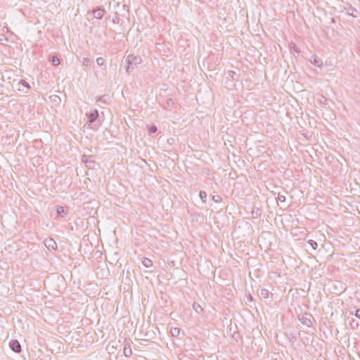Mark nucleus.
Returning a JSON list of instances; mask_svg holds the SVG:
<instances>
[{
	"instance_id": "1",
	"label": "nucleus",
	"mask_w": 360,
	"mask_h": 360,
	"mask_svg": "<svg viewBox=\"0 0 360 360\" xmlns=\"http://www.w3.org/2000/svg\"><path fill=\"white\" fill-rule=\"evenodd\" d=\"M127 66L126 67V71L128 73H130V69L132 65H137L142 62V59L140 56H136L134 55H129L127 58Z\"/></svg>"
},
{
	"instance_id": "2",
	"label": "nucleus",
	"mask_w": 360,
	"mask_h": 360,
	"mask_svg": "<svg viewBox=\"0 0 360 360\" xmlns=\"http://www.w3.org/2000/svg\"><path fill=\"white\" fill-rule=\"evenodd\" d=\"M86 116L88 118V122H89V126H91V128H94V127L96 126V124H94V123L96 120V119L98 116V110H93L91 112H87L86 114Z\"/></svg>"
},
{
	"instance_id": "3",
	"label": "nucleus",
	"mask_w": 360,
	"mask_h": 360,
	"mask_svg": "<svg viewBox=\"0 0 360 360\" xmlns=\"http://www.w3.org/2000/svg\"><path fill=\"white\" fill-rule=\"evenodd\" d=\"M9 347L13 352L16 353H19L21 352V345L20 342L16 340H11L9 342Z\"/></svg>"
},
{
	"instance_id": "4",
	"label": "nucleus",
	"mask_w": 360,
	"mask_h": 360,
	"mask_svg": "<svg viewBox=\"0 0 360 360\" xmlns=\"http://www.w3.org/2000/svg\"><path fill=\"white\" fill-rule=\"evenodd\" d=\"M44 245L49 250H55L57 248L56 241L51 238L44 240Z\"/></svg>"
},
{
	"instance_id": "5",
	"label": "nucleus",
	"mask_w": 360,
	"mask_h": 360,
	"mask_svg": "<svg viewBox=\"0 0 360 360\" xmlns=\"http://www.w3.org/2000/svg\"><path fill=\"white\" fill-rule=\"evenodd\" d=\"M94 17L98 20L102 19L105 11L103 8H98L96 9L93 10Z\"/></svg>"
},
{
	"instance_id": "6",
	"label": "nucleus",
	"mask_w": 360,
	"mask_h": 360,
	"mask_svg": "<svg viewBox=\"0 0 360 360\" xmlns=\"http://www.w3.org/2000/svg\"><path fill=\"white\" fill-rule=\"evenodd\" d=\"M345 11H346L347 14L352 15L354 18H356L357 16V15L359 14V11L356 8L352 7V6H349L345 8Z\"/></svg>"
},
{
	"instance_id": "7",
	"label": "nucleus",
	"mask_w": 360,
	"mask_h": 360,
	"mask_svg": "<svg viewBox=\"0 0 360 360\" xmlns=\"http://www.w3.org/2000/svg\"><path fill=\"white\" fill-rule=\"evenodd\" d=\"M311 62L313 65H314L316 67H321L323 64L321 60L316 56H312Z\"/></svg>"
},
{
	"instance_id": "8",
	"label": "nucleus",
	"mask_w": 360,
	"mask_h": 360,
	"mask_svg": "<svg viewBox=\"0 0 360 360\" xmlns=\"http://www.w3.org/2000/svg\"><path fill=\"white\" fill-rule=\"evenodd\" d=\"M259 296L262 299H268L269 296V292L266 289H262L259 292Z\"/></svg>"
},
{
	"instance_id": "9",
	"label": "nucleus",
	"mask_w": 360,
	"mask_h": 360,
	"mask_svg": "<svg viewBox=\"0 0 360 360\" xmlns=\"http://www.w3.org/2000/svg\"><path fill=\"white\" fill-rule=\"evenodd\" d=\"M193 309L197 314H200L203 311L201 305L197 302L193 304Z\"/></svg>"
},
{
	"instance_id": "10",
	"label": "nucleus",
	"mask_w": 360,
	"mask_h": 360,
	"mask_svg": "<svg viewBox=\"0 0 360 360\" xmlns=\"http://www.w3.org/2000/svg\"><path fill=\"white\" fill-rule=\"evenodd\" d=\"M142 264L146 267V268H150V266H152L153 265V262L152 261L148 259V258H144L142 261Z\"/></svg>"
},
{
	"instance_id": "11",
	"label": "nucleus",
	"mask_w": 360,
	"mask_h": 360,
	"mask_svg": "<svg viewBox=\"0 0 360 360\" xmlns=\"http://www.w3.org/2000/svg\"><path fill=\"white\" fill-rule=\"evenodd\" d=\"M170 331H171L172 335L174 337L178 336L180 333V329L178 328H176V327L172 328Z\"/></svg>"
},
{
	"instance_id": "12",
	"label": "nucleus",
	"mask_w": 360,
	"mask_h": 360,
	"mask_svg": "<svg viewBox=\"0 0 360 360\" xmlns=\"http://www.w3.org/2000/svg\"><path fill=\"white\" fill-rule=\"evenodd\" d=\"M51 61L54 66H58L60 63V59L57 56H52Z\"/></svg>"
},
{
	"instance_id": "13",
	"label": "nucleus",
	"mask_w": 360,
	"mask_h": 360,
	"mask_svg": "<svg viewBox=\"0 0 360 360\" xmlns=\"http://www.w3.org/2000/svg\"><path fill=\"white\" fill-rule=\"evenodd\" d=\"M302 323L304 325H306L308 327H311V321L309 319L302 317L301 319Z\"/></svg>"
},
{
	"instance_id": "14",
	"label": "nucleus",
	"mask_w": 360,
	"mask_h": 360,
	"mask_svg": "<svg viewBox=\"0 0 360 360\" xmlns=\"http://www.w3.org/2000/svg\"><path fill=\"white\" fill-rule=\"evenodd\" d=\"M56 211H57L58 215H60L61 217H64V215L66 214V213L65 212L64 208L61 206L58 207Z\"/></svg>"
},
{
	"instance_id": "15",
	"label": "nucleus",
	"mask_w": 360,
	"mask_h": 360,
	"mask_svg": "<svg viewBox=\"0 0 360 360\" xmlns=\"http://www.w3.org/2000/svg\"><path fill=\"white\" fill-rule=\"evenodd\" d=\"M158 128L155 125H151L148 127L149 134H154L157 131Z\"/></svg>"
},
{
	"instance_id": "16",
	"label": "nucleus",
	"mask_w": 360,
	"mask_h": 360,
	"mask_svg": "<svg viewBox=\"0 0 360 360\" xmlns=\"http://www.w3.org/2000/svg\"><path fill=\"white\" fill-rule=\"evenodd\" d=\"M308 243L311 245L313 250H316L318 247L317 243L313 240H309Z\"/></svg>"
},
{
	"instance_id": "17",
	"label": "nucleus",
	"mask_w": 360,
	"mask_h": 360,
	"mask_svg": "<svg viewBox=\"0 0 360 360\" xmlns=\"http://www.w3.org/2000/svg\"><path fill=\"white\" fill-rule=\"evenodd\" d=\"M104 62H105V60H104L103 58H102V57H98V58L96 59V63H97V64H98V65H99V66H102V65H103Z\"/></svg>"
},
{
	"instance_id": "18",
	"label": "nucleus",
	"mask_w": 360,
	"mask_h": 360,
	"mask_svg": "<svg viewBox=\"0 0 360 360\" xmlns=\"http://www.w3.org/2000/svg\"><path fill=\"white\" fill-rule=\"evenodd\" d=\"M200 199L202 200V202H205V198L207 197V193L205 191H200L199 193Z\"/></svg>"
},
{
	"instance_id": "19",
	"label": "nucleus",
	"mask_w": 360,
	"mask_h": 360,
	"mask_svg": "<svg viewBox=\"0 0 360 360\" xmlns=\"http://www.w3.org/2000/svg\"><path fill=\"white\" fill-rule=\"evenodd\" d=\"M212 200L217 202V203H219L220 202H221L222 200V198H221V196L219 195H213L212 196Z\"/></svg>"
},
{
	"instance_id": "20",
	"label": "nucleus",
	"mask_w": 360,
	"mask_h": 360,
	"mask_svg": "<svg viewBox=\"0 0 360 360\" xmlns=\"http://www.w3.org/2000/svg\"><path fill=\"white\" fill-rule=\"evenodd\" d=\"M124 355L126 356H129L131 355L132 354V352H131V349L130 348H124Z\"/></svg>"
},
{
	"instance_id": "21",
	"label": "nucleus",
	"mask_w": 360,
	"mask_h": 360,
	"mask_svg": "<svg viewBox=\"0 0 360 360\" xmlns=\"http://www.w3.org/2000/svg\"><path fill=\"white\" fill-rule=\"evenodd\" d=\"M19 84H22L23 86L27 88V89H30V86L29 85V84L27 82H26L25 80L23 79H21L20 82H19Z\"/></svg>"
},
{
	"instance_id": "22",
	"label": "nucleus",
	"mask_w": 360,
	"mask_h": 360,
	"mask_svg": "<svg viewBox=\"0 0 360 360\" xmlns=\"http://www.w3.org/2000/svg\"><path fill=\"white\" fill-rule=\"evenodd\" d=\"M91 61L89 58H84L82 61V64L86 66L90 65Z\"/></svg>"
},
{
	"instance_id": "23",
	"label": "nucleus",
	"mask_w": 360,
	"mask_h": 360,
	"mask_svg": "<svg viewBox=\"0 0 360 360\" xmlns=\"http://www.w3.org/2000/svg\"><path fill=\"white\" fill-rule=\"evenodd\" d=\"M98 101L101 102V103H106L107 98L105 96H101L98 98Z\"/></svg>"
},
{
	"instance_id": "24",
	"label": "nucleus",
	"mask_w": 360,
	"mask_h": 360,
	"mask_svg": "<svg viewBox=\"0 0 360 360\" xmlns=\"http://www.w3.org/2000/svg\"><path fill=\"white\" fill-rule=\"evenodd\" d=\"M2 31L3 32H6L8 33H9L10 34H13V32L9 30V28L6 26H4L2 28Z\"/></svg>"
},
{
	"instance_id": "25",
	"label": "nucleus",
	"mask_w": 360,
	"mask_h": 360,
	"mask_svg": "<svg viewBox=\"0 0 360 360\" xmlns=\"http://www.w3.org/2000/svg\"><path fill=\"white\" fill-rule=\"evenodd\" d=\"M278 200L280 202H285V197L284 195H278Z\"/></svg>"
},
{
	"instance_id": "26",
	"label": "nucleus",
	"mask_w": 360,
	"mask_h": 360,
	"mask_svg": "<svg viewBox=\"0 0 360 360\" xmlns=\"http://www.w3.org/2000/svg\"><path fill=\"white\" fill-rule=\"evenodd\" d=\"M319 101H320V103H326V102L327 101V99L323 96H320Z\"/></svg>"
},
{
	"instance_id": "27",
	"label": "nucleus",
	"mask_w": 360,
	"mask_h": 360,
	"mask_svg": "<svg viewBox=\"0 0 360 360\" xmlns=\"http://www.w3.org/2000/svg\"><path fill=\"white\" fill-rule=\"evenodd\" d=\"M355 316L360 319V309H357L354 314Z\"/></svg>"
},
{
	"instance_id": "28",
	"label": "nucleus",
	"mask_w": 360,
	"mask_h": 360,
	"mask_svg": "<svg viewBox=\"0 0 360 360\" xmlns=\"http://www.w3.org/2000/svg\"><path fill=\"white\" fill-rule=\"evenodd\" d=\"M229 74L230 76H231L233 78L234 75H236V73L235 72H233V71H230L229 72Z\"/></svg>"
}]
</instances>
